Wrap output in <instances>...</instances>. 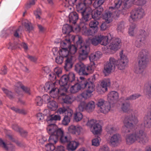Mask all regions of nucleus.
I'll use <instances>...</instances> for the list:
<instances>
[{"label":"nucleus","mask_w":151,"mask_h":151,"mask_svg":"<svg viewBox=\"0 0 151 151\" xmlns=\"http://www.w3.org/2000/svg\"><path fill=\"white\" fill-rule=\"evenodd\" d=\"M120 58L117 60L113 57L110 58L109 61L104 65L103 73L106 75L110 73L112 70L115 69L116 66L121 70L124 69L127 66L129 62L128 58L123 54L122 50L119 53Z\"/></svg>","instance_id":"nucleus-1"},{"label":"nucleus","mask_w":151,"mask_h":151,"mask_svg":"<svg viewBox=\"0 0 151 151\" xmlns=\"http://www.w3.org/2000/svg\"><path fill=\"white\" fill-rule=\"evenodd\" d=\"M86 43L83 42V39L81 37H78V39L76 42L77 47L73 45H71V44L68 47L69 55H73L76 52L77 49L79 50V59L81 60H83L88 57L90 48L88 43L86 41Z\"/></svg>","instance_id":"nucleus-2"},{"label":"nucleus","mask_w":151,"mask_h":151,"mask_svg":"<svg viewBox=\"0 0 151 151\" xmlns=\"http://www.w3.org/2000/svg\"><path fill=\"white\" fill-rule=\"evenodd\" d=\"M61 128H58L55 124H49L47 128L48 133L50 135L48 139L49 143L45 145L47 151H52L55 149L54 144L58 142V136L62 133Z\"/></svg>","instance_id":"nucleus-3"},{"label":"nucleus","mask_w":151,"mask_h":151,"mask_svg":"<svg viewBox=\"0 0 151 151\" xmlns=\"http://www.w3.org/2000/svg\"><path fill=\"white\" fill-rule=\"evenodd\" d=\"M89 58L91 63L87 66L81 63L75 65V70L79 75L87 76L94 71L96 67L94 61L98 59L94 54H91L89 56Z\"/></svg>","instance_id":"nucleus-4"},{"label":"nucleus","mask_w":151,"mask_h":151,"mask_svg":"<svg viewBox=\"0 0 151 151\" xmlns=\"http://www.w3.org/2000/svg\"><path fill=\"white\" fill-rule=\"evenodd\" d=\"M126 139L127 144H130L137 141L140 144L145 145L149 141V137L145 132L144 130H139L132 134H127Z\"/></svg>","instance_id":"nucleus-5"},{"label":"nucleus","mask_w":151,"mask_h":151,"mask_svg":"<svg viewBox=\"0 0 151 151\" xmlns=\"http://www.w3.org/2000/svg\"><path fill=\"white\" fill-rule=\"evenodd\" d=\"M147 55V53L145 49L142 50L139 53L138 56L139 65L135 66L134 69L135 73L140 74L143 71L148 62Z\"/></svg>","instance_id":"nucleus-6"},{"label":"nucleus","mask_w":151,"mask_h":151,"mask_svg":"<svg viewBox=\"0 0 151 151\" xmlns=\"http://www.w3.org/2000/svg\"><path fill=\"white\" fill-rule=\"evenodd\" d=\"M144 89L147 91V95L151 98V81L147 82L144 86ZM147 109L150 114L145 115L144 119V126L145 128H151V102L149 103Z\"/></svg>","instance_id":"nucleus-7"},{"label":"nucleus","mask_w":151,"mask_h":151,"mask_svg":"<svg viewBox=\"0 0 151 151\" xmlns=\"http://www.w3.org/2000/svg\"><path fill=\"white\" fill-rule=\"evenodd\" d=\"M75 37L71 35L67 36L60 43L61 48L59 50V55L63 58H67L69 56H72L69 55L68 47L70 45L71 42L74 41Z\"/></svg>","instance_id":"nucleus-8"},{"label":"nucleus","mask_w":151,"mask_h":151,"mask_svg":"<svg viewBox=\"0 0 151 151\" xmlns=\"http://www.w3.org/2000/svg\"><path fill=\"white\" fill-rule=\"evenodd\" d=\"M138 122V120L136 117L132 115L127 116L124 121V126L123 127V131L124 133L130 132Z\"/></svg>","instance_id":"nucleus-9"},{"label":"nucleus","mask_w":151,"mask_h":151,"mask_svg":"<svg viewBox=\"0 0 151 151\" xmlns=\"http://www.w3.org/2000/svg\"><path fill=\"white\" fill-rule=\"evenodd\" d=\"M78 82L72 85L70 89L71 93H75L79 91L81 89L85 88L87 81L83 77H80L79 79H77Z\"/></svg>","instance_id":"nucleus-10"},{"label":"nucleus","mask_w":151,"mask_h":151,"mask_svg":"<svg viewBox=\"0 0 151 151\" xmlns=\"http://www.w3.org/2000/svg\"><path fill=\"white\" fill-rule=\"evenodd\" d=\"M145 14L144 10L141 8L133 10L130 12L129 21L130 22L136 21L142 18Z\"/></svg>","instance_id":"nucleus-11"},{"label":"nucleus","mask_w":151,"mask_h":151,"mask_svg":"<svg viewBox=\"0 0 151 151\" xmlns=\"http://www.w3.org/2000/svg\"><path fill=\"white\" fill-rule=\"evenodd\" d=\"M86 86L85 88L86 90L83 91L81 94V96L84 99H87L90 97L92 93L95 90V86L93 82H86Z\"/></svg>","instance_id":"nucleus-12"},{"label":"nucleus","mask_w":151,"mask_h":151,"mask_svg":"<svg viewBox=\"0 0 151 151\" xmlns=\"http://www.w3.org/2000/svg\"><path fill=\"white\" fill-rule=\"evenodd\" d=\"M120 40L118 38H112L110 40V43L107 48L108 51L109 50L116 51L120 48Z\"/></svg>","instance_id":"nucleus-13"},{"label":"nucleus","mask_w":151,"mask_h":151,"mask_svg":"<svg viewBox=\"0 0 151 151\" xmlns=\"http://www.w3.org/2000/svg\"><path fill=\"white\" fill-rule=\"evenodd\" d=\"M66 75L62 76L59 81V83L61 87V89L64 92H67L68 88V84H70Z\"/></svg>","instance_id":"nucleus-14"},{"label":"nucleus","mask_w":151,"mask_h":151,"mask_svg":"<svg viewBox=\"0 0 151 151\" xmlns=\"http://www.w3.org/2000/svg\"><path fill=\"white\" fill-rule=\"evenodd\" d=\"M75 30L77 32L81 31L82 34L85 36H89L93 34V32L91 30L86 27V25H78L77 27L75 28Z\"/></svg>","instance_id":"nucleus-15"},{"label":"nucleus","mask_w":151,"mask_h":151,"mask_svg":"<svg viewBox=\"0 0 151 151\" xmlns=\"http://www.w3.org/2000/svg\"><path fill=\"white\" fill-rule=\"evenodd\" d=\"M88 12H87V11L84 12V11L82 13H81L82 17L81 22L79 25H80L81 24L83 26L84 25H86V22L91 19V12H92V10L91 9H90V10H88Z\"/></svg>","instance_id":"nucleus-16"},{"label":"nucleus","mask_w":151,"mask_h":151,"mask_svg":"<svg viewBox=\"0 0 151 151\" xmlns=\"http://www.w3.org/2000/svg\"><path fill=\"white\" fill-rule=\"evenodd\" d=\"M62 69L58 67H56L54 69V72H51L49 74L48 78L50 81H54L57 77L59 78L61 76Z\"/></svg>","instance_id":"nucleus-17"},{"label":"nucleus","mask_w":151,"mask_h":151,"mask_svg":"<svg viewBox=\"0 0 151 151\" xmlns=\"http://www.w3.org/2000/svg\"><path fill=\"white\" fill-rule=\"evenodd\" d=\"M133 4H134V0H124L122 9L119 10L123 14H126L127 9L129 8Z\"/></svg>","instance_id":"nucleus-18"},{"label":"nucleus","mask_w":151,"mask_h":151,"mask_svg":"<svg viewBox=\"0 0 151 151\" xmlns=\"http://www.w3.org/2000/svg\"><path fill=\"white\" fill-rule=\"evenodd\" d=\"M66 92L61 89V87L59 89L57 87L55 88L54 86L52 89L50 91L49 93L52 97L55 98L58 96L59 94L61 96L64 95L65 92Z\"/></svg>","instance_id":"nucleus-19"},{"label":"nucleus","mask_w":151,"mask_h":151,"mask_svg":"<svg viewBox=\"0 0 151 151\" xmlns=\"http://www.w3.org/2000/svg\"><path fill=\"white\" fill-rule=\"evenodd\" d=\"M61 133L58 136V140L59 137L60 142L63 144L68 143L72 139L71 137L69 134H65L64 131L62 129Z\"/></svg>","instance_id":"nucleus-20"},{"label":"nucleus","mask_w":151,"mask_h":151,"mask_svg":"<svg viewBox=\"0 0 151 151\" xmlns=\"http://www.w3.org/2000/svg\"><path fill=\"white\" fill-rule=\"evenodd\" d=\"M119 98V94L117 92L112 91L110 92L108 95L107 100L110 103H113L117 101Z\"/></svg>","instance_id":"nucleus-21"},{"label":"nucleus","mask_w":151,"mask_h":151,"mask_svg":"<svg viewBox=\"0 0 151 151\" xmlns=\"http://www.w3.org/2000/svg\"><path fill=\"white\" fill-rule=\"evenodd\" d=\"M121 140V135L118 133L113 135L110 138V143L114 147L117 146Z\"/></svg>","instance_id":"nucleus-22"},{"label":"nucleus","mask_w":151,"mask_h":151,"mask_svg":"<svg viewBox=\"0 0 151 151\" xmlns=\"http://www.w3.org/2000/svg\"><path fill=\"white\" fill-rule=\"evenodd\" d=\"M79 145V142L75 140L70 141L67 146V149L68 151H74Z\"/></svg>","instance_id":"nucleus-23"},{"label":"nucleus","mask_w":151,"mask_h":151,"mask_svg":"<svg viewBox=\"0 0 151 151\" xmlns=\"http://www.w3.org/2000/svg\"><path fill=\"white\" fill-rule=\"evenodd\" d=\"M86 4H88L78 1L75 5L77 11L82 13L84 11V12H86L89 10L90 8H86Z\"/></svg>","instance_id":"nucleus-24"},{"label":"nucleus","mask_w":151,"mask_h":151,"mask_svg":"<svg viewBox=\"0 0 151 151\" xmlns=\"http://www.w3.org/2000/svg\"><path fill=\"white\" fill-rule=\"evenodd\" d=\"M66 58L64 68L66 71H68L72 68L73 65V56H69Z\"/></svg>","instance_id":"nucleus-25"},{"label":"nucleus","mask_w":151,"mask_h":151,"mask_svg":"<svg viewBox=\"0 0 151 151\" xmlns=\"http://www.w3.org/2000/svg\"><path fill=\"white\" fill-rule=\"evenodd\" d=\"M82 128L81 127L71 125L70 126L68 130L69 132L73 134L79 135L80 133Z\"/></svg>","instance_id":"nucleus-26"},{"label":"nucleus","mask_w":151,"mask_h":151,"mask_svg":"<svg viewBox=\"0 0 151 151\" xmlns=\"http://www.w3.org/2000/svg\"><path fill=\"white\" fill-rule=\"evenodd\" d=\"M115 11H112L109 10V11H106L104 14H102L103 19H104L107 23H109L112 21L111 16Z\"/></svg>","instance_id":"nucleus-27"},{"label":"nucleus","mask_w":151,"mask_h":151,"mask_svg":"<svg viewBox=\"0 0 151 151\" xmlns=\"http://www.w3.org/2000/svg\"><path fill=\"white\" fill-rule=\"evenodd\" d=\"M96 9L94 12L93 14H92V12H91V16L94 19L98 20L100 19L102 15V13L103 11V8H100Z\"/></svg>","instance_id":"nucleus-28"},{"label":"nucleus","mask_w":151,"mask_h":151,"mask_svg":"<svg viewBox=\"0 0 151 151\" xmlns=\"http://www.w3.org/2000/svg\"><path fill=\"white\" fill-rule=\"evenodd\" d=\"M62 32L63 34L67 35L65 36V37L64 39L66 38L67 36L70 35L73 36L75 37V36L73 35L69 34L73 30L72 27L71 26L67 24H64L62 27Z\"/></svg>","instance_id":"nucleus-29"},{"label":"nucleus","mask_w":151,"mask_h":151,"mask_svg":"<svg viewBox=\"0 0 151 151\" xmlns=\"http://www.w3.org/2000/svg\"><path fill=\"white\" fill-rule=\"evenodd\" d=\"M110 82L109 79H105L101 83V90L100 91L101 93L104 92L108 90L107 87L110 86Z\"/></svg>","instance_id":"nucleus-30"},{"label":"nucleus","mask_w":151,"mask_h":151,"mask_svg":"<svg viewBox=\"0 0 151 151\" xmlns=\"http://www.w3.org/2000/svg\"><path fill=\"white\" fill-rule=\"evenodd\" d=\"M122 3V0H114L112 6L109 7V10L112 11H116V10L118 9L121 6Z\"/></svg>","instance_id":"nucleus-31"},{"label":"nucleus","mask_w":151,"mask_h":151,"mask_svg":"<svg viewBox=\"0 0 151 151\" xmlns=\"http://www.w3.org/2000/svg\"><path fill=\"white\" fill-rule=\"evenodd\" d=\"M0 144L2 145V147L7 151H15V147L14 145L11 144L6 145L1 139H0Z\"/></svg>","instance_id":"nucleus-32"},{"label":"nucleus","mask_w":151,"mask_h":151,"mask_svg":"<svg viewBox=\"0 0 151 151\" xmlns=\"http://www.w3.org/2000/svg\"><path fill=\"white\" fill-rule=\"evenodd\" d=\"M73 113L72 110L70 109L68 110L67 114H65L63 120L62 121V124L64 125H67L70 121V117L71 116Z\"/></svg>","instance_id":"nucleus-33"},{"label":"nucleus","mask_w":151,"mask_h":151,"mask_svg":"<svg viewBox=\"0 0 151 151\" xmlns=\"http://www.w3.org/2000/svg\"><path fill=\"white\" fill-rule=\"evenodd\" d=\"M69 21L73 24H75L78 19V15L76 12H72L69 15Z\"/></svg>","instance_id":"nucleus-34"},{"label":"nucleus","mask_w":151,"mask_h":151,"mask_svg":"<svg viewBox=\"0 0 151 151\" xmlns=\"http://www.w3.org/2000/svg\"><path fill=\"white\" fill-rule=\"evenodd\" d=\"M111 108L110 103L109 102H106L104 105L101 108H100V110L101 112L106 114L109 111Z\"/></svg>","instance_id":"nucleus-35"},{"label":"nucleus","mask_w":151,"mask_h":151,"mask_svg":"<svg viewBox=\"0 0 151 151\" xmlns=\"http://www.w3.org/2000/svg\"><path fill=\"white\" fill-rule=\"evenodd\" d=\"M102 129L101 126L98 123H97L91 129V132L94 134L100 133Z\"/></svg>","instance_id":"nucleus-36"},{"label":"nucleus","mask_w":151,"mask_h":151,"mask_svg":"<svg viewBox=\"0 0 151 151\" xmlns=\"http://www.w3.org/2000/svg\"><path fill=\"white\" fill-rule=\"evenodd\" d=\"M86 110L88 112L92 111L94 109L95 107V103L93 101H91L87 104L86 103Z\"/></svg>","instance_id":"nucleus-37"},{"label":"nucleus","mask_w":151,"mask_h":151,"mask_svg":"<svg viewBox=\"0 0 151 151\" xmlns=\"http://www.w3.org/2000/svg\"><path fill=\"white\" fill-rule=\"evenodd\" d=\"M137 29L136 27V25L134 24H132L130 26L128 29V34L129 35L131 36H133L134 34L137 32Z\"/></svg>","instance_id":"nucleus-38"},{"label":"nucleus","mask_w":151,"mask_h":151,"mask_svg":"<svg viewBox=\"0 0 151 151\" xmlns=\"http://www.w3.org/2000/svg\"><path fill=\"white\" fill-rule=\"evenodd\" d=\"M101 37H100V35H96L90 40L91 44L94 46H97L99 44L100 42Z\"/></svg>","instance_id":"nucleus-39"},{"label":"nucleus","mask_w":151,"mask_h":151,"mask_svg":"<svg viewBox=\"0 0 151 151\" xmlns=\"http://www.w3.org/2000/svg\"><path fill=\"white\" fill-rule=\"evenodd\" d=\"M146 41L141 38V37H137L135 42L134 45L137 47H140L144 45Z\"/></svg>","instance_id":"nucleus-40"},{"label":"nucleus","mask_w":151,"mask_h":151,"mask_svg":"<svg viewBox=\"0 0 151 151\" xmlns=\"http://www.w3.org/2000/svg\"><path fill=\"white\" fill-rule=\"evenodd\" d=\"M61 119V117L59 115H52L47 119V121L49 123L52 122L53 121H59Z\"/></svg>","instance_id":"nucleus-41"},{"label":"nucleus","mask_w":151,"mask_h":151,"mask_svg":"<svg viewBox=\"0 0 151 151\" xmlns=\"http://www.w3.org/2000/svg\"><path fill=\"white\" fill-rule=\"evenodd\" d=\"M100 37H101L100 44L101 45L106 46L109 42L108 37L107 36H103L101 35H100Z\"/></svg>","instance_id":"nucleus-42"},{"label":"nucleus","mask_w":151,"mask_h":151,"mask_svg":"<svg viewBox=\"0 0 151 151\" xmlns=\"http://www.w3.org/2000/svg\"><path fill=\"white\" fill-rule=\"evenodd\" d=\"M47 104L48 108H50L51 110H55L58 107L57 103L52 100H51Z\"/></svg>","instance_id":"nucleus-43"},{"label":"nucleus","mask_w":151,"mask_h":151,"mask_svg":"<svg viewBox=\"0 0 151 151\" xmlns=\"http://www.w3.org/2000/svg\"><path fill=\"white\" fill-rule=\"evenodd\" d=\"M122 110L124 112H127L130 110V104L129 102H125L122 104L121 106Z\"/></svg>","instance_id":"nucleus-44"},{"label":"nucleus","mask_w":151,"mask_h":151,"mask_svg":"<svg viewBox=\"0 0 151 151\" xmlns=\"http://www.w3.org/2000/svg\"><path fill=\"white\" fill-rule=\"evenodd\" d=\"M67 75V77H68V81L70 83H76L75 81H76V78L75 74L73 72H70L68 75Z\"/></svg>","instance_id":"nucleus-45"},{"label":"nucleus","mask_w":151,"mask_h":151,"mask_svg":"<svg viewBox=\"0 0 151 151\" xmlns=\"http://www.w3.org/2000/svg\"><path fill=\"white\" fill-rule=\"evenodd\" d=\"M55 86V83L48 82L46 83L44 86V90L46 92L50 91Z\"/></svg>","instance_id":"nucleus-46"},{"label":"nucleus","mask_w":151,"mask_h":151,"mask_svg":"<svg viewBox=\"0 0 151 151\" xmlns=\"http://www.w3.org/2000/svg\"><path fill=\"white\" fill-rule=\"evenodd\" d=\"M106 131L108 134L111 135L114 133L116 130V128L112 125H108L106 128Z\"/></svg>","instance_id":"nucleus-47"},{"label":"nucleus","mask_w":151,"mask_h":151,"mask_svg":"<svg viewBox=\"0 0 151 151\" xmlns=\"http://www.w3.org/2000/svg\"><path fill=\"white\" fill-rule=\"evenodd\" d=\"M104 1V0H96L93 3V6L95 8H103L101 5Z\"/></svg>","instance_id":"nucleus-48"},{"label":"nucleus","mask_w":151,"mask_h":151,"mask_svg":"<svg viewBox=\"0 0 151 151\" xmlns=\"http://www.w3.org/2000/svg\"><path fill=\"white\" fill-rule=\"evenodd\" d=\"M64 102L67 104H71L74 101L73 97L69 95L66 96L65 98H63Z\"/></svg>","instance_id":"nucleus-49"},{"label":"nucleus","mask_w":151,"mask_h":151,"mask_svg":"<svg viewBox=\"0 0 151 151\" xmlns=\"http://www.w3.org/2000/svg\"><path fill=\"white\" fill-rule=\"evenodd\" d=\"M139 35L137 37H141V38L146 41V38L147 36V32L144 29H140L139 32Z\"/></svg>","instance_id":"nucleus-50"},{"label":"nucleus","mask_w":151,"mask_h":151,"mask_svg":"<svg viewBox=\"0 0 151 151\" xmlns=\"http://www.w3.org/2000/svg\"><path fill=\"white\" fill-rule=\"evenodd\" d=\"M140 96H141V95L139 93H134L128 97H127L125 99V100H135L138 99Z\"/></svg>","instance_id":"nucleus-51"},{"label":"nucleus","mask_w":151,"mask_h":151,"mask_svg":"<svg viewBox=\"0 0 151 151\" xmlns=\"http://www.w3.org/2000/svg\"><path fill=\"white\" fill-rule=\"evenodd\" d=\"M23 85L21 82H17L15 86V90L16 92L19 94H21L22 91H20V88H21V87Z\"/></svg>","instance_id":"nucleus-52"},{"label":"nucleus","mask_w":151,"mask_h":151,"mask_svg":"<svg viewBox=\"0 0 151 151\" xmlns=\"http://www.w3.org/2000/svg\"><path fill=\"white\" fill-rule=\"evenodd\" d=\"M99 22L96 19L91 21L89 23V26L91 28H94L96 30L98 29L97 25L99 24Z\"/></svg>","instance_id":"nucleus-53"},{"label":"nucleus","mask_w":151,"mask_h":151,"mask_svg":"<svg viewBox=\"0 0 151 151\" xmlns=\"http://www.w3.org/2000/svg\"><path fill=\"white\" fill-rule=\"evenodd\" d=\"M83 117V115L80 112H76L74 114V119L76 122L81 121Z\"/></svg>","instance_id":"nucleus-54"},{"label":"nucleus","mask_w":151,"mask_h":151,"mask_svg":"<svg viewBox=\"0 0 151 151\" xmlns=\"http://www.w3.org/2000/svg\"><path fill=\"white\" fill-rule=\"evenodd\" d=\"M44 114H43L42 113H39L37 114L36 115V116L37 118V119L39 120H42L44 119V115H47V114H45V113L46 112H47L48 113L49 112V110L48 109H45L44 111Z\"/></svg>","instance_id":"nucleus-55"},{"label":"nucleus","mask_w":151,"mask_h":151,"mask_svg":"<svg viewBox=\"0 0 151 151\" xmlns=\"http://www.w3.org/2000/svg\"><path fill=\"white\" fill-rule=\"evenodd\" d=\"M2 90L6 94V96L10 99H12L14 98V95L13 93L7 89L4 88H2Z\"/></svg>","instance_id":"nucleus-56"},{"label":"nucleus","mask_w":151,"mask_h":151,"mask_svg":"<svg viewBox=\"0 0 151 151\" xmlns=\"http://www.w3.org/2000/svg\"><path fill=\"white\" fill-rule=\"evenodd\" d=\"M70 109H66L65 107H61L58 109L57 112L58 114H62L65 113V114H66V112H67V114L68 110L69 111Z\"/></svg>","instance_id":"nucleus-57"},{"label":"nucleus","mask_w":151,"mask_h":151,"mask_svg":"<svg viewBox=\"0 0 151 151\" xmlns=\"http://www.w3.org/2000/svg\"><path fill=\"white\" fill-rule=\"evenodd\" d=\"M134 4L139 6H143L147 2V0H134Z\"/></svg>","instance_id":"nucleus-58"},{"label":"nucleus","mask_w":151,"mask_h":151,"mask_svg":"<svg viewBox=\"0 0 151 151\" xmlns=\"http://www.w3.org/2000/svg\"><path fill=\"white\" fill-rule=\"evenodd\" d=\"M86 103L85 102L83 101L81 102L78 105V109L80 111H83L86 110Z\"/></svg>","instance_id":"nucleus-59"},{"label":"nucleus","mask_w":151,"mask_h":151,"mask_svg":"<svg viewBox=\"0 0 151 151\" xmlns=\"http://www.w3.org/2000/svg\"><path fill=\"white\" fill-rule=\"evenodd\" d=\"M124 29V23L123 22L119 23L117 25V30L118 32H122Z\"/></svg>","instance_id":"nucleus-60"},{"label":"nucleus","mask_w":151,"mask_h":151,"mask_svg":"<svg viewBox=\"0 0 151 151\" xmlns=\"http://www.w3.org/2000/svg\"><path fill=\"white\" fill-rule=\"evenodd\" d=\"M24 25L26 29L29 32H30L33 29V27L31 23L29 22H25Z\"/></svg>","instance_id":"nucleus-61"},{"label":"nucleus","mask_w":151,"mask_h":151,"mask_svg":"<svg viewBox=\"0 0 151 151\" xmlns=\"http://www.w3.org/2000/svg\"><path fill=\"white\" fill-rule=\"evenodd\" d=\"M97 121L96 120L92 119L88 122L87 123V126L92 128L97 123Z\"/></svg>","instance_id":"nucleus-62"},{"label":"nucleus","mask_w":151,"mask_h":151,"mask_svg":"<svg viewBox=\"0 0 151 151\" xmlns=\"http://www.w3.org/2000/svg\"><path fill=\"white\" fill-rule=\"evenodd\" d=\"M100 139V138L99 137H97L93 139L92 141V145L94 146L99 145Z\"/></svg>","instance_id":"nucleus-63"},{"label":"nucleus","mask_w":151,"mask_h":151,"mask_svg":"<svg viewBox=\"0 0 151 151\" xmlns=\"http://www.w3.org/2000/svg\"><path fill=\"white\" fill-rule=\"evenodd\" d=\"M42 99L43 101L47 104L51 99L50 97L47 94H45L42 96Z\"/></svg>","instance_id":"nucleus-64"}]
</instances>
